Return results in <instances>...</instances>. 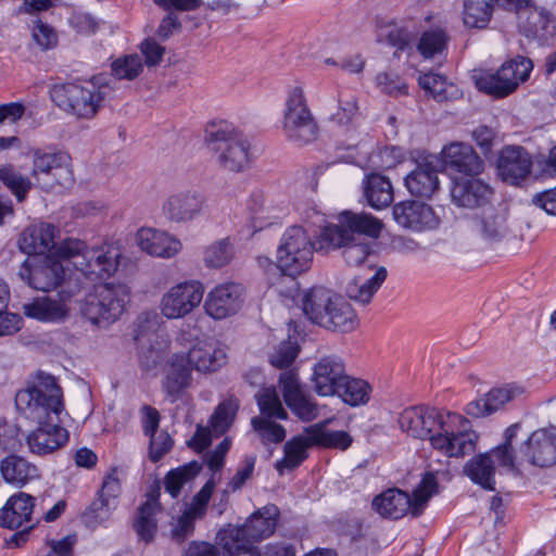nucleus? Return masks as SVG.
Segmentation results:
<instances>
[{
  "mask_svg": "<svg viewBox=\"0 0 556 556\" xmlns=\"http://www.w3.org/2000/svg\"><path fill=\"white\" fill-rule=\"evenodd\" d=\"M15 407L26 419L38 424L26 437L31 454L45 456L68 441V431L61 426L64 410L62 389L53 376L38 372L26 387L17 391Z\"/></svg>",
  "mask_w": 556,
  "mask_h": 556,
  "instance_id": "f257e3e1",
  "label": "nucleus"
},
{
  "mask_svg": "<svg viewBox=\"0 0 556 556\" xmlns=\"http://www.w3.org/2000/svg\"><path fill=\"white\" fill-rule=\"evenodd\" d=\"M424 428L431 446L447 457H460L476 450L478 435L460 414L425 406Z\"/></svg>",
  "mask_w": 556,
  "mask_h": 556,
  "instance_id": "f03ea898",
  "label": "nucleus"
},
{
  "mask_svg": "<svg viewBox=\"0 0 556 556\" xmlns=\"http://www.w3.org/2000/svg\"><path fill=\"white\" fill-rule=\"evenodd\" d=\"M58 254L72 266L74 286L68 295H74L83 289L80 278L94 281L108 278L118 267V254L106 245L88 247L78 239H65L58 245Z\"/></svg>",
  "mask_w": 556,
  "mask_h": 556,
  "instance_id": "7ed1b4c3",
  "label": "nucleus"
},
{
  "mask_svg": "<svg viewBox=\"0 0 556 556\" xmlns=\"http://www.w3.org/2000/svg\"><path fill=\"white\" fill-rule=\"evenodd\" d=\"M204 140L222 169L240 173L249 167L250 141L231 124L225 121L207 124Z\"/></svg>",
  "mask_w": 556,
  "mask_h": 556,
  "instance_id": "20e7f679",
  "label": "nucleus"
},
{
  "mask_svg": "<svg viewBox=\"0 0 556 556\" xmlns=\"http://www.w3.org/2000/svg\"><path fill=\"white\" fill-rule=\"evenodd\" d=\"M111 91V87L102 77H94L89 81L54 85L50 90V97L63 111L77 118L90 119L96 116Z\"/></svg>",
  "mask_w": 556,
  "mask_h": 556,
  "instance_id": "39448f33",
  "label": "nucleus"
},
{
  "mask_svg": "<svg viewBox=\"0 0 556 556\" xmlns=\"http://www.w3.org/2000/svg\"><path fill=\"white\" fill-rule=\"evenodd\" d=\"M437 486L435 477L426 473L413 491V495L401 489L390 488L372 498L371 508L379 516L393 520L401 519L407 514L418 517L430 497L437 493Z\"/></svg>",
  "mask_w": 556,
  "mask_h": 556,
  "instance_id": "423d86ee",
  "label": "nucleus"
},
{
  "mask_svg": "<svg viewBox=\"0 0 556 556\" xmlns=\"http://www.w3.org/2000/svg\"><path fill=\"white\" fill-rule=\"evenodd\" d=\"M129 299L130 289L127 285H99L85 296L80 311L92 325L106 328L119 319Z\"/></svg>",
  "mask_w": 556,
  "mask_h": 556,
  "instance_id": "0eeeda50",
  "label": "nucleus"
},
{
  "mask_svg": "<svg viewBox=\"0 0 556 556\" xmlns=\"http://www.w3.org/2000/svg\"><path fill=\"white\" fill-rule=\"evenodd\" d=\"M282 132L286 139L299 147L314 142L319 127L314 117L302 86L288 90L282 117Z\"/></svg>",
  "mask_w": 556,
  "mask_h": 556,
  "instance_id": "6e6552de",
  "label": "nucleus"
},
{
  "mask_svg": "<svg viewBox=\"0 0 556 556\" xmlns=\"http://www.w3.org/2000/svg\"><path fill=\"white\" fill-rule=\"evenodd\" d=\"M318 250L302 226L288 227L277 247L276 266L286 276L296 277L307 271Z\"/></svg>",
  "mask_w": 556,
  "mask_h": 556,
  "instance_id": "1a4fd4ad",
  "label": "nucleus"
},
{
  "mask_svg": "<svg viewBox=\"0 0 556 556\" xmlns=\"http://www.w3.org/2000/svg\"><path fill=\"white\" fill-rule=\"evenodd\" d=\"M55 256L58 258L43 256L38 261H24L20 267L18 276L30 288L46 292L63 283L65 289L61 293L71 298L68 291L74 286L73 276L72 274L68 277L65 276L66 269H70L71 266H67V263L58 254V249L55 250Z\"/></svg>",
  "mask_w": 556,
  "mask_h": 556,
  "instance_id": "9d476101",
  "label": "nucleus"
},
{
  "mask_svg": "<svg viewBox=\"0 0 556 556\" xmlns=\"http://www.w3.org/2000/svg\"><path fill=\"white\" fill-rule=\"evenodd\" d=\"M280 511L274 504H267L253 513L241 527L231 525L223 528L217 533L218 544L230 547L239 539L258 542L269 538L276 530Z\"/></svg>",
  "mask_w": 556,
  "mask_h": 556,
  "instance_id": "9b49d317",
  "label": "nucleus"
},
{
  "mask_svg": "<svg viewBox=\"0 0 556 556\" xmlns=\"http://www.w3.org/2000/svg\"><path fill=\"white\" fill-rule=\"evenodd\" d=\"M316 244L318 251L329 252L330 250L342 249L345 263L350 266H359L368 262L372 267V249L365 239H352L341 227L326 226L320 231Z\"/></svg>",
  "mask_w": 556,
  "mask_h": 556,
  "instance_id": "f8f14e48",
  "label": "nucleus"
},
{
  "mask_svg": "<svg viewBox=\"0 0 556 556\" xmlns=\"http://www.w3.org/2000/svg\"><path fill=\"white\" fill-rule=\"evenodd\" d=\"M204 286L199 280H186L172 286L160 300V312L167 319L190 315L203 301Z\"/></svg>",
  "mask_w": 556,
  "mask_h": 556,
  "instance_id": "ddd939ff",
  "label": "nucleus"
},
{
  "mask_svg": "<svg viewBox=\"0 0 556 556\" xmlns=\"http://www.w3.org/2000/svg\"><path fill=\"white\" fill-rule=\"evenodd\" d=\"M31 176L36 180L50 177V185L68 187L74 182L72 157L67 152L36 149L33 152Z\"/></svg>",
  "mask_w": 556,
  "mask_h": 556,
  "instance_id": "4468645a",
  "label": "nucleus"
},
{
  "mask_svg": "<svg viewBox=\"0 0 556 556\" xmlns=\"http://www.w3.org/2000/svg\"><path fill=\"white\" fill-rule=\"evenodd\" d=\"M278 381L286 404L298 418L303 421H312L317 418L318 404L311 394L303 390L296 371L281 372Z\"/></svg>",
  "mask_w": 556,
  "mask_h": 556,
  "instance_id": "2eb2a0df",
  "label": "nucleus"
},
{
  "mask_svg": "<svg viewBox=\"0 0 556 556\" xmlns=\"http://www.w3.org/2000/svg\"><path fill=\"white\" fill-rule=\"evenodd\" d=\"M205 197L197 190L170 193L162 204L164 217L175 224H187L200 216L205 207Z\"/></svg>",
  "mask_w": 556,
  "mask_h": 556,
  "instance_id": "dca6fc26",
  "label": "nucleus"
},
{
  "mask_svg": "<svg viewBox=\"0 0 556 556\" xmlns=\"http://www.w3.org/2000/svg\"><path fill=\"white\" fill-rule=\"evenodd\" d=\"M243 287L236 282L216 286L204 300L203 308L206 315L215 320L236 315L243 303Z\"/></svg>",
  "mask_w": 556,
  "mask_h": 556,
  "instance_id": "f3484780",
  "label": "nucleus"
},
{
  "mask_svg": "<svg viewBox=\"0 0 556 556\" xmlns=\"http://www.w3.org/2000/svg\"><path fill=\"white\" fill-rule=\"evenodd\" d=\"M345 375V363L341 356L329 354L319 357L311 377L314 392L321 397L334 396Z\"/></svg>",
  "mask_w": 556,
  "mask_h": 556,
  "instance_id": "a211bd4d",
  "label": "nucleus"
},
{
  "mask_svg": "<svg viewBox=\"0 0 556 556\" xmlns=\"http://www.w3.org/2000/svg\"><path fill=\"white\" fill-rule=\"evenodd\" d=\"M519 458L538 467L556 465V428L533 431L520 446Z\"/></svg>",
  "mask_w": 556,
  "mask_h": 556,
  "instance_id": "6ab92c4d",
  "label": "nucleus"
},
{
  "mask_svg": "<svg viewBox=\"0 0 556 556\" xmlns=\"http://www.w3.org/2000/svg\"><path fill=\"white\" fill-rule=\"evenodd\" d=\"M395 222L414 231L435 229L440 224V217L433 208L418 201H403L396 203L392 210Z\"/></svg>",
  "mask_w": 556,
  "mask_h": 556,
  "instance_id": "aec40b11",
  "label": "nucleus"
},
{
  "mask_svg": "<svg viewBox=\"0 0 556 556\" xmlns=\"http://www.w3.org/2000/svg\"><path fill=\"white\" fill-rule=\"evenodd\" d=\"M455 179L451 189L452 201L460 207L476 208L488 204L492 198L493 189L482 178Z\"/></svg>",
  "mask_w": 556,
  "mask_h": 556,
  "instance_id": "412c9836",
  "label": "nucleus"
},
{
  "mask_svg": "<svg viewBox=\"0 0 556 556\" xmlns=\"http://www.w3.org/2000/svg\"><path fill=\"white\" fill-rule=\"evenodd\" d=\"M446 167L465 176H479L484 170V162L467 143L453 142L442 150Z\"/></svg>",
  "mask_w": 556,
  "mask_h": 556,
  "instance_id": "4be33fe9",
  "label": "nucleus"
},
{
  "mask_svg": "<svg viewBox=\"0 0 556 556\" xmlns=\"http://www.w3.org/2000/svg\"><path fill=\"white\" fill-rule=\"evenodd\" d=\"M439 165L440 161L435 156L417 163L405 177L408 192L415 197L430 198L439 189Z\"/></svg>",
  "mask_w": 556,
  "mask_h": 556,
  "instance_id": "5701e85b",
  "label": "nucleus"
},
{
  "mask_svg": "<svg viewBox=\"0 0 556 556\" xmlns=\"http://www.w3.org/2000/svg\"><path fill=\"white\" fill-rule=\"evenodd\" d=\"M192 384L191 367L185 354H174L167 362L162 389L170 403L178 401Z\"/></svg>",
  "mask_w": 556,
  "mask_h": 556,
  "instance_id": "b1692460",
  "label": "nucleus"
},
{
  "mask_svg": "<svg viewBox=\"0 0 556 556\" xmlns=\"http://www.w3.org/2000/svg\"><path fill=\"white\" fill-rule=\"evenodd\" d=\"M523 393V388L510 383L490 390L484 396L467 404L466 414L480 418L502 408L506 403L517 399Z\"/></svg>",
  "mask_w": 556,
  "mask_h": 556,
  "instance_id": "393cba45",
  "label": "nucleus"
},
{
  "mask_svg": "<svg viewBox=\"0 0 556 556\" xmlns=\"http://www.w3.org/2000/svg\"><path fill=\"white\" fill-rule=\"evenodd\" d=\"M35 507V497L18 492L13 494L0 509V527L7 529H18L24 526L35 525L33 521V511Z\"/></svg>",
  "mask_w": 556,
  "mask_h": 556,
  "instance_id": "a878e982",
  "label": "nucleus"
},
{
  "mask_svg": "<svg viewBox=\"0 0 556 556\" xmlns=\"http://www.w3.org/2000/svg\"><path fill=\"white\" fill-rule=\"evenodd\" d=\"M532 161L529 153L521 147L503 148L497 160V169L505 181L517 184L531 172Z\"/></svg>",
  "mask_w": 556,
  "mask_h": 556,
  "instance_id": "bb28decb",
  "label": "nucleus"
},
{
  "mask_svg": "<svg viewBox=\"0 0 556 556\" xmlns=\"http://www.w3.org/2000/svg\"><path fill=\"white\" fill-rule=\"evenodd\" d=\"M59 228L49 223L33 224L20 236L18 247L26 254H45L55 247Z\"/></svg>",
  "mask_w": 556,
  "mask_h": 556,
  "instance_id": "cd10ccee",
  "label": "nucleus"
},
{
  "mask_svg": "<svg viewBox=\"0 0 556 556\" xmlns=\"http://www.w3.org/2000/svg\"><path fill=\"white\" fill-rule=\"evenodd\" d=\"M137 243L148 254L163 258H170L181 250V242L177 238L152 228L139 229Z\"/></svg>",
  "mask_w": 556,
  "mask_h": 556,
  "instance_id": "c85d7f7f",
  "label": "nucleus"
},
{
  "mask_svg": "<svg viewBox=\"0 0 556 556\" xmlns=\"http://www.w3.org/2000/svg\"><path fill=\"white\" fill-rule=\"evenodd\" d=\"M0 473L5 483L15 488H23L40 478L39 468L25 457L16 454H10L1 459Z\"/></svg>",
  "mask_w": 556,
  "mask_h": 556,
  "instance_id": "c756f323",
  "label": "nucleus"
},
{
  "mask_svg": "<svg viewBox=\"0 0 556 556\" xmlns=\"http://www.w3.org/2000/svg\"><path fill=\"white\" fill-rule=\"evenodd\" d=\"M518 14L520 27L527 37L546 39L553 35L554 25L552 14L544 8L534 7L529 0V4L522 8Z\"/></svg>",
  "mask_w": 556,
  "mask_h": 556,
  "instance_id": "7c9ffc66",
  "label": "nucleus"
},
{
  "mask_svg": "<svg viewBox=\"0 0 556 556\" xmlns=\"http://www.w3.org/2000/svg\"><path fill=\"white\" fill-rule=\"evenodd\" d=\"M188 365L198 371H216L226 363V352L216 342H199L186 355Z\"/></svg>",
  "mask_w": 556,
  "mask_h": 556,
  "instance_id": "2f4dec72",
  "label": "nucleus"
},
{
  "mask_svg": "<svg viewBox=\"0 0 556 556\" xmlns=\"http://www.w3.org/2000/svg\"><path fill=\"white\" fill-rule=\"evenodd\" d=\"M333 226L341 227L348 233V237L352 239H362V235L378 238L382 229L381 220L371 214L366 212L354 213L351 211L342 212L339 215V224Z\"/></svg>",
  "mask_w": 556,
  "mask_h": 556,
  "instance_id": "473e14b6",
  "label": "nucleus"
},
{
  "mask_svg": "<svg viewBox=\"0 0 556 556\" xmlns=\"http://www.w3.org/2000/svg\"><path fill=\"white\" fill-rule=\"evenodd\" d=\"M160 494L159 485L147 493V500L138 508V514L134 521V528L138 536L147 543L154 539L156 532L155 515L161 510Z\"/></svg>",
  "mask_w": 556,
  "mask_h": 556,
  "instance_id": "72a5a7b5",
  "label": "nucleus"
},
{
  "mask_svg": "<svg viewBox=\"0 0 556 556\" xmlns=\"http://www.w3.org/2000/svg\"><path fill=\"white\" fill-rule=\"evenodd\" d=\"M362 188L367 204L375 210L386 208L393 202V186L383 175L377 173L366 175Z\"/></svg>",
  "mask_w": 556,
  "mask_h": 556,
  "instance_id": "f704fd0d",
  "label": "nucleus"
},
{
  "mask_svg": "<svg viewBox=\"0 0 556 556\" xmlns=\"http://www.w3.org/2000/svg\"><path fill=\"white\" fill-rule=\"evenodd\" d=\"M23 311L27 317L42 323H62L70 313L64 302L48 296L37 298L24 304Z\"/></svg>",
  "mask_w": 556,
  "mask_h": 556,
  "instance_id": "c9c22d12",
  "label": "nucleus"
},
{
  "mask_svg": "<svg viewBox=\"0 0 556 556\" xmlns=\"http://www.w3.org/2000/svg\"><path fill=\"white\" fill-rule=\"evenodd\" d=\"M319 326L342 332H349L357 326V318L354 309L342 296L337 295L332 300L327 314H324Z\"/></svg>",
  "mask_w": 556,
  "mask_h": 556,
  "instance_id": "e433bc0d",
  "label": "nucleus"
},
{
  "mask_svg": "<svg viewBox=\"0 0 556 556\" xmlns=\"http://www.w3.org/2000/svg\"><path fill=\"white\" fill-rule=\"evenodd\" d=\"M476 231L489 242H498L509 232L507 216L503 211L489 208L473 220Z\"/></svg>",
  "mask_w": 556,
  "mask_h": 556,
  "instance_id": "4c0bfd02",
  "label": "nucleus"
},
{
  "mask_svg": "<svg viewBox=\"0 0 556 556\" xmlns=\"http://www.w3.org/2000/svg\"><path fill=\"white\" fill-rule=\"evenodd\" d=\"M496 458L489 453L478 454L472 457L464 467V472L470 480L481 488L490 491L495 490V466Z\"/></svg>",
  "mask_w": 556,
  "mask_h": 556,
  "instance_id": "58836bf2",
  "label": "nucleus"
},
{
  "mask_svg": "<svg viewBox=\"0 0 556 556\" xmlns=\"http://www.w3.org/2000/svg\"><path fill=\"white\" fill-rule=\"evenodd\" d=\"M336 296V293L325 287H313L306 290L302 296V309L304 315L312 323L319 325L324 314H327Z\"/></svg>",
  "mask_w": 556,
  "mask_h": 556,
  "instance_id": "ea45409f",
  "label": "nucleus"
},
{
  "mask_svg": "<svg viewBox=\"0 0 556 556\" xmlns=\"http://www.w3.org/2000/svg\"><path fill=\"white\" fill-rule=\"evenodd\" d=\"M370 394L371 387L367 381L346 374L340 387L337 388L334 396L351 407H357L367 404Z\"/></svg>",
  "mask_w": 556,
  "mask_h": 556,
  "instance_id": "a19ab883",
  "label": "nucleus"
},
{
  "mask_svg": "<svg viewBox=\"0 0 556 556\" xmlns=\"http://www.w3.org/2000/svg\"><path fill=\"white\" fill-rule=\"evenodd\" d=\"M494 3L503 7L498 0H464L463 22L469 28H485L493 15Z\"/></svg>",
  "mask_w": 556,
  "mask_h": 556,
  "instance_id": "79ce46f5",
  "label": "nucleus"
},
{
  "mask_svg": "<svg viewBox=\"0 0 556 556\" xmlns=\"http://www.w3.org/2000/svg\"><path fill=\"white\" fill-rule=\"evenodd\" d=\"M387 275L388 273L384 267H378L375 274L363 282L353 281L349 283L346 288L349 298L363 305L368 304L371 301L374 294L384 282Z\"/></svg>",
  "mask_w": 556,
  "mask_h": 556,
  "instance_id": "37998d69",
  "label": "nucleus"
},
{
  "mask_svg": "<svg viewBox=\"0 0 556 556\" xmlns=\"http://www.w3.org/2000/svg\"><path fill=\"white\" fill-rule=\"evenodd\" d=\"M306 432L311 443L327 448L344 451L353 442L352 437L343 430H325L320 426H311Z\"/></svg>",
  "mask_w": 556,
  "mask_h": 556,
  "instance_id": "c03bdc74",
  "label": "nucleus"
},
{
  "mask_svg": "<svg viewBox=\"0 0 556 556\" xmlns=\"http://www.w3.org/2000/svg\"><path fill=\"white\" fill-rule=\"evenodd\" d=\"M419 86L437 102H444L458 96L457 87L448 83L445 77L427 73L419 76Z\"/></svg>",
  "mask_w": 556,
  "mask_h": 556,
  "instance_id": "a18cd8bd",
  "label": "nucleus"
},
{
  "mask_svg": "<svg viewBox=\"0 0 556 556\" xmlns=\"http://www.w3.org/2000/svg\"><path fill=\"white\" fill-rule=\"evenodd\" d=\"M533 68L530 59L525 56H517L508 62H505L500 68L502 79L505 81L506 89L513 93L520 83L526 81Z\"/></svg>",
  "mask_w": 556,
  "mask_h": 556,
  "instance_id": "49530a36",
  "label": "nucleus"
},
{
  "mask_svg": "<svg viewBox=\"0 0 556 556\" xmlns=\"http://www.w3.org/2000/svg\"><path fill=\"white\" fill-rule=\"evenodd\" d=\"M314 445L309 442L308 435L306 438L296 437L285 444V456L276 463V469L279 473L283 470H292L299 467L307 458V448Z\"/></svg>",
  "mask_w": 556,
  "mask_h": 556,
  "instance_id": "de8ad7c7",
  "label": "nucleus"
},
{
  "mask_svg": "<svg viewBox=\"0 0 556 556\" xmlns=\"http://www.w3.org/2000/svg\"><path fill=\"white\" fill-rule=\"evenodd\" d=\"M201 469V464L195 460L172 469L164 479L165 491L169 493L173 498L178 497L182 486L194 479Z\"/></svg>",
  "mask_w": 556,
  "mask_h": 556,
  "instance_id": "09e8293b",
  "label": "nucleus"
},
{
  "mask_svg": "<svg viewBox=\"0 0 556 556\" xmlns=\"http://www.w3.org/2000/svg\"><path fill=\"white\" fill-rule=\"evenodd\" d=\"M472 78L478 90L494 98H505L511 93L509 89H506V84L502 79V74L498 70L495 72L475 71Z\"/></svg>",
  "mask_w": 556,
  "mask_h": 556,
  "instance_id": "8fccbe9b",
  "label": "nucleus"
},
{
  "mask_svg": "<svg viewBox=\"0 0 556 556\" xmlns=\"http://www.w3.org/2000/svg\"><path fill=\"white\" fill-rule=\"evenodd\" d=\"M255 400L263 418H288V413L283 408L281 400L274 387L263 388L260 390L255 395Z\"/></svg>",
  "mask_w": 556,
  "mask_h": 556,
  "instance_id": "3c124183",
  "label": "nucleus"
},
{
  "mask_svg": "<svg viewBox=\"0 0 556 556\" xmlns=\"http://www.w3.org/2000/svg\"><path fill=\"white\" fill-rule=\"evenodd\" d=\"M239 408L237 399L230 397L223 401L210 419V426L215 435L224 434L232 425Z\"/></svg>",
  "mask_w": 556,
  "mask_h": 556,
  "instance_id": "603ef678",
  "label": "nucleus"
},
{
  "mask_svg": "<svg viewBox=\"0 0 556 556\" xmlns=\"http://www.w3.org/2000/svg\"><path fill=\"white\" fill-rule=\"evenodd\" d=\"M424 405L405 408L399 416V425L402 431L413 438L425 440L427 431L424 428Z\"/></svg>",
  "mask_w": 556,
  "mask_h": 556,
  "instance_id": "864d4df0",
  "label": "nucleus"
},
{
  "mask_svg": "<svg viewBox=\"0 0 556 556\" xmlns=\"http://www.w3.org/2000/svg\"><path fill=\"white\" fill-rule=\"evenodd\" d=\"M0 180L11 190L18 202H22L31 188V181L17 172L12 165L0 166Z\"/></svg>",
  "mask_w": 556,
  "mask_h": 556,
  "instance_id": "5fc2aeb1",
  "label": "nucleus"
},
{
  "mask_svg": "<svg viewBox=\"0 0 556 556\" xmlns=\"http://www.w3.org/2000/svg\"><path fill=\"white\" fill-rule=\"evenodd\" d=\"M519 426L513 425L505 430V442L492 448V455L501 467L515 470L516 462H520L519 453L513 452V439L518 432Z\"/></svg>",
  "mask_w": 556,
  "mask_h": 556,
  "instance_id": "6e6d98bb",
  "label": "nucleus"
},
{
  "mask_svg": "<svg viewBox=\"0 0 556 556\" xmlns=\"http://www.w3.org/2000/svg\"><path fill=\"white\" fill-rule=\"evenodd\" d=\"M448 37L443 29H431L425 31L418 42V51L426 59L442 54L446 49Z\"/></svg>",
  "mask_w": 556,
  "mask_h": 556,
  "instance_id": "4d7b16f0",
  "label": "nucleus"
},
{
  "mask_svg": "<svg viewBox=\"0 0 556 556\" xmlns=\"http://www.w3.org/2000/svg\"><path fill=\"white\" fill-rule=\"evenodd\" d=\"M143 70V64L140 55L128 54L117 58L112 62V75L117 79H136Z\"/></svg>",
  "mask_w": 556,
  "mask_h": 556,
  "instance_id": "13d9d810",
  "label": "nucleus"
},
{
  "mask_svg": "<svg viewBox=\"0 0 556 556\" xmlns=\"http://www.w3.org/2000/svg\"><path fill=\"white\" fill-rule=\"evenodd\" d=\"M232 255L233 251L230 242L227 239H223L205 249L203 261L207 267L220 268L231 261Z\"/></svg>",
  "mask_w": 556,
  "mask_h": 556,
  "instance_id": "bf43d9fd",
  "label": "nucleus"
},
{
  "mask_svg": "<svg viewBox=\"0 0 556 556\" xmlns=\"http://www.w3.org/2000/svg\"><path fill=\"white\" fill-rule=\"evenodd\" d=\"M29 28L34 42L42 51L56 47L59 40L58 33L50 24L43 22L37 16L31 21Z\"/></svg>",
  "mask_w": 556,
  "mask_h": 556,
  "instance_id": "052dcab7",
  "label": "nucleus"
},
{
  "mask_svg": "<svg viewBox=\"0 0 556 556\" xmlns=\"http://www.w3.org/2000/svg\"><path fill=\"white\" fill-rule=\"evenodd\" d=\"M376 86L379 90L391 97L407 94V85L404 79L394 71H383L377 74Z\"/></svg>",
  "mask_w": 556,
  "mask_h": 556,
  "instance_id": "680f3d73",
  "label": "nucleus"
},
{
  "mask_svg": "<svg viewBox=\"0 0 556 556\" xmlns=\"http://www.w3.org/2000/svg\"><path fill=\"white\" fill-rule=\"evenodd\" d=\"M338 111L331 115V121L339 125L352 123L358 113L356 97L340 91L338 93Z\"/></svg>",
  "mask_w": 556,
  "mask_h": 556,
  "instance_id": "e2e57ef3",
  "label": "nucleus"
},
{
  "mask_svg": "<svg viewBox=\"0 0 556 556\" xmlns=\"http://www.w3.org/2000/svg\"><path fill=\"white\" fill-rule=\"evenodd\" d=\"M116 507V501H109L99 495L85 510L84 518L89 525H98L108 520Z\"/></svg>",
  "mask_w": 556,
  "mask_h": 556,
  "instance_id": "0e129e2a",
  "label": "nucleus"
},
{
  "mask_svg": "<svg viewBox=\"0 0 556 556\" xmlns=\"http://www.w3.org/2000/svg\"><path fill=\"white\" fill-rule=\"evenodd\" d=\"M253 429L261 435L262 440L270 443H280L286 438L285 428L263 417H253L251 420Z\"/></svg>",
  "mask_w": 556,
  "mask_h": 556,
  "instance_id": "69168bd1",
  "label": "nucleus"
},
{
  "mask_svg": "<svg viewBox=\"0 0 556 556\" xmlns=\"http://www.w3.org/2000/svg\"><path fill=\"white\" fill-rule=\"evenodd\" d=\"M299 351L300 349L296 342L285 340L270 355L269 363L276 368H287L295 361Z\"/></svg>",
  "mask_w": 556,
  "mask_h": 556,
  "instance_id": "338daca9",
  "label": "nucleus"
},
{
  "mask_svg": "<svg viewBox=\"0 0 556 556\" xmlns=\"http://www.w3.org/2000/svg\"><path fill=\"white\" fill-rule=\"evenodd\" d=\"M215 489L214 479H210L200 489V491L192 497L191 503L186 508L191 511L195 517L203 518L207 510L208 502L212 497V494Z\"/></svg>",
  "mask_w": 556,
  "mask_h": 556,
  "instance_id": "774afa93",
  "label": "nucleus"
}]
</instances>
